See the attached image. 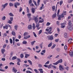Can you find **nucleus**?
Instances as JSON below:
<instances>
[{
    "label": "nucleus",
    "mask_w": 73,
    "mask_h": 73,
    "mask_svg": "<svg viewBox=\"0 0 73 73\" xmlns=\"http://www.w3.org/2000/svg\"><path fill=\"white\" fill-rule=\"evenodd\" d=\"M62 59H60V60H58L56 62L53 63V65H57V64H59V63H62Z\"/></svg>",
    "instance_id": "f257e3e1"
},
{
    "label": "nucleus",
    "mask_w": 73,
    "mask_h": 73,
    "mask_svg": "<svg viewBox=\"0 0 73 73\" xmlns=\"http://www.w3.org/2000/svg\"><path fill=\"white\" fill-rule=\"evenodd\" d=\"M7 5H8V3H6L5 4L2 5L1 6V7L2 8L1 9V11H3L4 10V9H5V7H6L7 6Z\"/></svg>",
    "instance_id": "f03ea898"
},
{
    "label": "nucleus",
    "mask_w": 73,
    "mask_h": 73,
    "mask_svg": "<svg viewBox=\"0 0 73 73\" xmlns=\"http://www.w3.org/2000/svg\"><path fill=\"white\" fill-rule=\"evenodd\" d=\"M8 27H10V28H12V27H11V26H10L9 25H6L5 26H3V29H5V28L6 29H7L8 28Z\"/></svg>",
    "instance_id": "7ed1b4c3"
},
{
    "label": "nucleus",
    "mask_w": 73,
    "mask_h": 73,
    "mask_svg": "<svg viewBox=\"0 0 73 73\" xmlns=\"http://www.w3.org/2000/svg\"><path fill=\"white\" fill-rule=\"evenodd\" d=\"M47 38L48 40H53V35L48 36H47Z\"/></svg>",
    "instance_id": "20e7f679"
},
{
    "label": "nucleus",
    "mask_w": 73,
    "mask_h": 73,
    "mask_svg": "<svg viewBox=\"0 0 73 73\" xmlns=\"http://www.w3.org/2000/svg\"><path fill=\"white\" fill-rule=\"evenodd\" d=\"M20 5V3L17 2H16L14 3V6L16 8H17V6H19Z\"/></svg>",
    "instance_id": "39448f33"
},
{
    "label": "nucleus",
    "mask_w": 73,
    "mask_h": 73,
    "mask_svg": "<svg viewBox=\"0 0 73 73\" xmlns=\"http://www.w3.org/2000/svg\"><path fill=\"white\" fill-rule=\"evenodd\" d=\"M59 69L60 70H61V71H63V70H64V68L62 65H60L59 66Z\"/></svg>",
    "instance_id": "423d86ee"
},
{
    "label": "nucleus",
    "mask_w": 73,
    "mask_h": 73,
    "mask_svg": "<svg viewBox=\"0 0 73 73\" xmlns=\"http://www.w3.org/2000/svg\"><path fill=\"white\" fill-rule=\"evenodd\" d=\"M67 28L69 31H72L73 30V27L70 26L68 25Z\"/></svg>",
    "instance_id": "0eeeda50"
},
{
    "label": "nucleus",
    "mask_w": 73,
    "mask_h": 73,
    "mask_svg": "<svg viewBox=\"0 0 73 73\" xmlns=\"http://www.w3.org/2000/svg\"><path fill=\"white\" fill-rule=\"evenodd\" d=\"M31 37V36L30 35H28V36L26 35L24 37V39H28V38H30Z\"/></svg>",
    "instance_id": "6e6552de"
},
{
    "label": "nucleus",
    "mask_w": 73,
    "mask_h": 73,
    "mask_svg": "<svg viewBox=\"0 0 73 73\" xmlns=\"http://www.w3.org/2000/svg\"><path fill=\"white\" fill-rule=\"evenodd\" d=\"M12 71L13 72H14L15 73H16V72L17 71V69H16L15 67H13Z\"/></svg>",
    "instance_id": "1a4fd4ad"
},
{
    "label": "nucleus",
    "mask_w": 73,
    "mask_h": 73,
    "mask_svg": "<svg viewBox=\"0 0 73 73\" xmlns=\"http://www.w3.org/2000/svg\"><path fill=\"white\" fill-rule=\"evenodd\" d=\"M35 9L34 8L32 7L31 8V12L33 14L35 13Z\"/></svg>",
    "instance_id": "9d476101"
},
{
    "label": "nucleus",
    "mask_w": 73,
    "mask_h": 73,
    "mask_svg": "<svg viewBox=\"0 0 73 73\" xmlns=\"http://www.w3.org/2000/svg\"><path fill=\"white\" fill-rule=\"evenodd\" d=\"M35 21L36 24H37V22L38 21V18L37 17H35Z\"/></svg>",
    "instance_id": "9b49d317"
},
{
    "label": "nucleus",
    "mask_w": 73,
    "mask_h": 73,
    "mask_svg": "<svg viewBox=\"0 0 73 73\" xmlns=\"http://www.w3.org/2000/svg\"><path fill=\"white\" fill-rule=\"evenodd\" d=\"M57 17V15L56 14V13H55L52 16V19H54L55 17Z\"/></svg>",
    "instance_id": "f8f14e48"
},
{
    "label": "nucleus",
    "mask_w": 73,
    "mask_h": 73,
    "mask_svg": "<svg viewBox=\"0 0 73 73\" xmlns=\"http://www.w3.org/2000/svg\"><path fill=\"white\" fill-rule=\"evenodd\" d=\"M65 23H61V28H65V25H65Z\"/></svg>",
    "instance_id": "ddd939ff"
},
{
    "label": "nucleus",
    "mask_w": 73,
    "mask_h": 73,
    "mask_svg": "<svg viewBox=\"0 0 73 73\" xmlns=\"http://www.w3.org/2000/svg\"><path fill=\"white\" fill-rule=\"evenodd\" d=\"M69 54L70 56H71V57H73V52L72 51H70L69 52Z\"/></svg>",
    "instance_id": "4468645a"
},
{
    "label": "nucleus",
    "mask_w": 73,
    "mask_h": 73,
    "mask_svg": "<svg viewBox=\"0 0 73 73\" xmlns=\"http://www.w3.org/2000/svg\"><path fill=\"white\" fill-rule=\"evenodd\" d=\"M30 56V54H25V58H27L28 57Z\"/></svg>",
    "instance_id": "2eb2a0df"
},
{
    "label": "nucleus",
    "mask_w": 73,
    "mask_h": 73,
    "mask_svg": "<svg viewBox=\"0 0 73 73\" xmlns=\"http://www.w3.org/2000/svg\"><path fill=\"white\" fill-rule=\"evenodd\" d=\"M43 69L42 68H39L38 69V70L40 71V73H44V71H43Z\"/></svg>",
    "instance_id": "dca6fc26"
},
{
    "label": "nucleus",
    "mask_w": 73,
    "mask_h": 73,
    "mask_svg": "<svg viewBox=\"0 0 73 73\" xmlns=\"http://www.w3.org/2000/svg\"><path fill=\"white\" fill-rule=\"evenodd\" d=\"M24 54L23 53H21L20 55V57L21 58H23L24 57Z\"/></svg>",
    "instance_id": "f3484780"
},
{
    "label": "nucleus",
    "mask_w": 73,
    "mask_h": 73,
    "mask_svg": "<svg viewBox=\"0 0 73 73\" xmlns=\"http://www.w3.org/2000/svg\"><path fill=\"white\" fill-rule=\"evenodd\" d=\"M9 15L10 16H11V17H13L14 16V15L12 13H10L9 14Z\"/></svg>",
    "instance_id": "a211bd4d"
},
{
    "label": "nucleus",
    "mask_w": 73,
    "mask_h": 73,
    "mask_svg": "<svg viewBox=\"0 0 73 73\" xmlns=\"http://www.w3.org/2000/svg\"><path fill=\"white\" fill-rule=\"evenodd\" d=\"M31 14L30 13H28L27 14V15L28 16V18L29 19L30 17H31Z\"/></svg>",
    "instance_id": "6ab92c4d"
},
{
    "label": "nucleus",
    "mask_w": 73,
    "mask_h": 73,
    "mask_svg": "<svg viewBox=\"0 0 73 73\" xmlns=\"http://www.w3.org/2000/svg\"><path fill=\"white\" fill-rule=\"evenodd\" d=\"M68 25H69L70 26L71 25H72V23H71V21H69L68 23Z\"/></svg>",
    "instance_id": "aec40b11"
},
{
    "label": "nucleus",
    "mask_w": 73,
    "mask_h": 73,
    "mask_svg": "<svg viewBox=\"0 0 73 73\" xmlns=\"http://www.w3.org/2000/svg\"><path fill=\"white\" fill-rule=\"evenodd\" d=\"M28 29L30 30V29H32V25H29L28 27Z\"/></svg>",
    "instance_id": "412c9836"
},
{
    "label": "nucleus",
    "mask_w": 73,
    "mask_h": 73,
    "mask_svg": "<svg viewBox=\"0 0 73 73\" xmlns=\"http://www.w3.org/2000/svg\"><path fill=\"white\" fill-rule=\"evenodd\" d=\"M14 27L15 30H16V31L17 30V27H18V26L17 25H15L14 26Z\"/></svg>",
    "instance_id": "4be33fe9"
},
{
    "label": "nucleus",
    "mask_w": 73,
    "mask_h": 73,
    "mask_svg": "<svg viewBox=\"0 0 73 73\" xmlns=\"http://www.w3.org/2000/svg\"><path fill=\"white\" fill-rule=\"evenodd\" d=\"M44 21V19H42L41 20H40L39 21V23H43Z\"/></svg>",
    "instance_id": "5701e85b"
},
{
    "label": "nucleus",
    "mask_w": 73,
    "mask_h": 73,
    "mask_svg": "<svg viewBox=\"0 0 73 73\" xmlns=\"http://www.w3.org/2000/svg\"><path fill=\"white\" fill-rule=\"evenodd\" d=\"M17 58V57L16 56H14L12 57V60H16Z\"/></svg>",
    "instance_id": "b1692460"
},
{
    "label": "nucleus",
    "mask_w": 73,
    "mask_h": 73,
    "mask_svg": "<svg viewBox=\"0 0 73 73\" xmlns=\"http://www.w3.org/2000/svg\"><path fill=\"white\" fill-rule=\"evenodd\" d=\"M35 42H36V41L35 40L31 42V43L32 45H33L34 44Z\"/></svg>",
    "instance_id": "393cba45"
},
{
    "label": "nucleus",
    "mask_w": 73,
    "mask_h": 73,
    "mask_svg": "<svg viewBox=\"0 0 73 73\" xmlns=\"http://www.w3.org/2000/svg\"><path fill=\"white\" fill-rule=\"evenodd\" d=\"M52 45V42H51L48 46V47H50Z\"/></svg>",
    "instance_id": "a878e982"
},
{
    "label": "nucleus",
    "mask_w": 73,
    "mask_h": 73,
    "mask_svg": "<svg viewBox=\"0 0 73 73\" xmlns=\"http://www.w3.org/2000/svg\"><path fill=\"white\" fill-rule=\"evenodd\" d=\"M44 4H42V6L40 8V10H42V8H43V7H44Z\"/></svg>",
    "instance_id": "bb28decb"
},
{
    "label": "nucleus",
    "mask_w": 73,
    "mask_h": 73,
    "mask_svg": "<svg viewBox=\"0 0 73 73\" xmlns=\"http://www.w3.org/2000/svg\"><path fill=\"white\" fill-rule=\"evenodd\" d=\"M50 25V23H49V22H47L46 24V25L48 27H49Z\"/></svg>",
    "instance_id": "cd10ccee"
},
{
    "label": "nucleus",
    "mask_w": 73,
    "mask_h": 73,
    "mask_svg": "<svg viewBox=\"0 0 73 73\" xmlns=\"http://www.w3.org/2000/svg\"><path fill=\"white\" fill-rule=\"evenodd\" d=\"M33 29H35L36 27H35V23H33Z\"/></svg>",
    "instance_id": "c85d7f7f"
},
{
    "label": "nucleus",
    "mask_w": 73,
    "mask_h": 73,
    "mask_svg": "<svg viewBox=\"0 0 73 73\" xmlns=\"http://www.w3.org/2000/svg\"><path fill=\"white\" fill-rule=\"evenodd\" d=\"M1 52L2 54H4V52H5V49H2L1 50Z\"/></svg>",
    "instance_id": "c756f323"
},
{
    "label": "nucleus",
    "mask_w": 73,
    "mask_h": 73,
    "mask_svg": "<svg viewBox=\"0 0 73 73\" xmlns=\"http://www.w3.org/2000/svg\"><path fill=\"white\" fill-rule=\"evenodd\" d=\"M64 37L65 38H66L67 37V33H64Z\"/></svg>",
    "instance_id": "7c9ffc66"
},
{
    "label": "nucleus",
    "mask_w": 73,
    "mask_h": 73,
    "mask_svg": "<svg viewBox=\"0 0 73 73\" xmlns=\"http://www.w3.org/2000/svg\"><path fill=\"white\" fill-rule=\"evenodd\" d=\"M28 62H29L30 64V65H32V62L31 61V60H28Z\"/></svg>",
    "instance_id": "2f4dec72"
},
{
    "label": "nucleus",
    "mask_w": 73,
    "mask_h": 73,
    "mask_svg": "<svg viewBox=\"0 0 73 73\" xmlns=\"http://www.w3.org/2000/svg\"><path fill=\"white\" fill-rule=\"evenodd\" d=\"M7 23H9V24H11L12 23V21L11 20H8V21H7Z\"/></svg>",
    "instance_id": "473e14b6"
},
{
    "label": "nucleus",
    "mask_w": 73,
    "mask_h": 73,
    "mask_svg": "<svg viewBox=\"0 0 73 73\" xmlns=\"http://www.w3.org/2000/svg\"><path fill=\"white\" fill-rule=\"evenodd\" d=\"M9 5L10 7H12V6H13V4L10 2L9 3Z\"/></svg>",
    "instance_id": "72a5a7b5"
},
{
    "label": "nucleus",
    "mask_w": 73,
    "mask_h": 73,
    "mask_svg": "<svg viewBox=\"0 0 73 73\" xmlns=\"http://www.w3.org/2000/svg\"><path fill=\"white\" fill-rule=\"evenodd\" d=\"M28 35V33L25 32L24 33L23 35L24 36H25Z\"/></svg>",
    "instance_id": "f704fd0d"
},
{
    "label": "nucleus",
    "mask_w": 73,
    "mask_h": 73,
    "mask_svg": "<svg viewBox=\"0 0 73 73\" xmlns=\"http://www.w3.org/2000/svg\"><path fill=\"white\" fill-rule=\"evenodd\" d=\"M47 28L48 29L49 31H52V28L51 27H48Z\"/></svg>",
    "instance_id": "c9c22d12"
},
{
    "label": "nucleus",
    "mask_w": 73,
    "mask_h": 73,
    "mask_svg": "<svg viewBox=\"0 0 73 73\" xmlns=\"http://www.w3.org/2000/svg\"><path fill=\"white\" fill-rule=\"evenodd\" d=\"M64 15H66V11H64L62 13Z\"/></svg>",
    "instance_id": "e433bc0d"
},
{
    "label": "nucleus",
    "mask_w": 73,
    "mask_h": 73,
    "mask_svg": "<svg viewBox=\"0 0 73 73\" xmlns=\"http://www.w3.org/2000/svg\"><path fill=\"white\" fill-rule=\"evenodd\" d=\"M11 33L12 35H13V36H15V32L13 31Z\"/></svg>",
    "instance_id": "4c0bfd02"
},
{
    "label": "nucleus",
    "mask_w": 73,
    "mask_h": 73,
    "mask_svg": "<svg viewBox=\"0 0 73 73\" xmlns=\"http://www.w3.org/2000/svg\"><path fill=\"white\" fill-rule=\"evenodd\" d=\"M42 30H40L39 31L38 33V35H40L41 33H42Z\"/></svg>",
    "instance_id": "58836bf2"
},
{
    "label": "nucleus",
    "mask_w": 73,
    "mask_h": 73,
    "mask_svg": "<svg viewBox=\"0 0 73 73\" xmlns=\"http://www.w3.org/2000/svg\"><path fill=\"white\" fill-rule=\"evenodd\" d=\"M33 1L35 4V5H36V6H37V3H36V1H35V0H33Z\"/></svg>",
    "instance_id": "ea45409f"
},
{
    "label": "nucleus",
    "mask_w": 73,
    "mask_h": 73,
    "mask_svg": "<svg viewBox=\"0 0 73 73\" xmlns=\"http://www.w3.org/2000/svg\"><path fill=\"white\" fill-rule=\"evenodd\" d=\"M15 37H13V45H14V44H15Z\"/></svg>",
    "instance_id": "a19ab883"
},
{
    "label": "nucleus",
    "mask_w": 73,
    "mask_h": 73,
    "mask_svg": "<svg viewBox=\"0 0 73 73\" xmlns=\"http://www.w3.org/2000/svg\"><path fill=\"white\" fill-rule=\"evenodd\" d=\"M61 18H63L64 17V15L63 14H62L61 15H60Z\"/></svg>",
    "instance_id": "79ce46f5"
},
{
    "label": "nucleus",
    "mask_w": 73,
    "mask_h": 73,
    "mask_svg": "<svg viewBox=\"0 0 73 73\" xmlns=\"http://www.w3.org/2000/svg\"><path fill=\"white\" fill-rule=\"evenodd\" d=\"M27 11L28 13L29 12V8L28 7H27Z\"/></svg>",
    "instance_id": "37998d69"
},
{
    "label": "nucleus",
    "mask_w": 73,
    "mask_h": 73,
    "mask_svg": "<svg viewBox=\"0 0 73 73\" xmlns=\"http://www.w3.org/2000/svg\"><path fill=\"white\" fill-rule=\"evenodd\" d=\"M22 43L23 44H26L27 43V42L26 41H24Z\"/></svg>",
    "instance_id": "c03bdc74"
},
{
    "label": "nucleus",
    "mask_w": 73,
    "mask_h": 73,
    "mask_svg": "<svg viewBox=\"0 0 73 73\" xmlns=\"http://www.w3.org/2000/svg\"><path fill=\"white\" fill-rule=\"evenodd\" d=\"M23 11V9H22V7H21L19 9V12H21Z\"/></svg>",
    "instance_id": "a18cd8bd"
},
{
    "label": "nucleus",
    "mask_w": 73,
    "mask_h": 73,
    "mask_svg": "<svg viewBox=\"0 0 73 73\" xmlns=\"http://www.w3.org/2000/svg\"><path fill=\"white\" fill-rule=\"evenodd\" d=\"M26 72L27 73H32V72L29 70H27L26 71Z\"/></svg>",
    "instance_id": "49530a36"
},
{
    "label": "nucleus",
    "mask_w": 73,
    "mask_h": 73,
    "mask_svg": "<svg viewBox=\"0 0 73 73\" xmlns=\"http://www.w3.org/2000/svg\"><path fill=\"white\" fill-rule=\"evenodd\" d=\"M55 8H56V7L55 6H53L52 7V10L53 11H54V10H55Z\"/></svg>",
    "instance_id": "de8ad7c7"
},
{
    "label": "nucleus",
    "mask_w": 73,
    "mask_h": 73,
    "mask_svg": "<svg viewBox=\"0 0 73 73\" xmlns=\"http://www.w3.org/2000/svg\"><path fill=\"white\" fill-rule=\"evenodd\" d=\"M63 3V1H60V5L61 6L62 4V3Z\"/></svg>",
    "instance_id": "09e8293b"
},
{
    "label": "nucleus",
    "mask_w": 73,
    "mask_h": 73,
    "mask_svg": "<svg viewBox=\"0 0 73 73\" xmlns=\"http://www.w3.org/2000/svg\"><path fill=\"white\" fill-rule=\"evenodd\" d=\"M60 9H58V13H57V16L58 17L59 13H60Z\"/></svg>",
    "instance_id": "8fccbe9b"
},
{
    "label": "nucleus",
    "mask_w": 73,
    "mask_h": 73,
    "mask_svg": "<svg viewBox=\"0 0 73 73\" xmlns=\"http://www.w3.org/2000/svg\"><path fill=\"white\" fill-rule=\"evenodd\" d=\"M34 71L35 72V73H39V72H38V71H37V70H36V69L34 70Z\"/></svg>",
    "instance_id": "3c124183"
},
{
    "label": "nucleus",
    "mask_w": 73,
    "mask_h": 73,
    "mask_svg": "<svg viewBox=\"0 0 73 73\" xmlns=\"http://www.w3.org/2000/svg\"><path fill=\"white\" fill-rule=\"evenodd\" d=\"M5 16H3L2 18V20H5Z\"/></svg>",
    "instance_id": "603ef678"
},
{
    "label": "nucleus",
    "mask_w": 73,
    "mask_h": 73,
    "mask_svg": "<svg viewBox=\"0 0 73 73\" xmlns=\"http://www.w3.org/2000/svg\"><path fill=\"white\" fill-rule=\"evenodd\" d=\"M41 0H38V2H37V5H40V1Z\"/></svg>",
    "instance_id": "864d4df0"
},
{
    "label": "nucleus",
    "mask_w": 73,
    "mask_h": 73,
    "mask_svg": "<svg viewBox=\"0 0 73 73\" xmlns=\"http://www.w3.org/2000/svg\"><path fill=\"white\" fill-rule=\"evenodd\" d=\"M33 34H34V36L35 37H37V35H36V33H35L34 32H33Z\"/></svg>",
    "instance_id": "5fc2aeb1"
},
{
    "label": "nucleus",
    "mask_w": 73,
    "mask_h": 73,
    "mask_svg": "<svg viewBox=\"0 0 73 73\" xmlns=\"http://www.w3.org/2000/svg\"><path fill=\"white\" fill-rule=\"evenodd\" d=\"M10 42L11 44H12V39L11 38L10 39Z\"/></svg>",
    "instance_id": "6e6d98bb"
},
{
    "label": "nucleus",
    "mask_w": 73,
    "mask_h": 73,
    "mask_svg": "<svg viewBox=\"0 0 73 73\" xmlns=\"http://www.w3.org/2000/svg\"><path fill=\"white\" fill-rule=\"evenodd\" d=\"M7 34L5 33L3 34V37H7Z\"/></svg>",
    "instance_id": "4d7b16f0"
},
{
    "label": "nucleus",
    "mask_w": 73,
    "mask_h": 73,
    "mask_svg": "<svg viewBox=\"0 0 73 73\" xmlns=\"http://www.w3.org/2000/svg\"><path fill=\"white\" fill-rule=\"evenodd\" d=\"M13 52H11V53H10V57H12V56H13Z\"/></svg>",
    "instance_id": "13d9d810"
},
{
    "label": "nucleus",
    "mask_w": 73,
    "mask_h": 73,
    "mask_svg": "<svg viewBox=\"0 0 73 73\" xmlns=\"http://www.w3.org/2000/svg\"><path fill=\"white\" fill-rule=\"evenodd\" d=\"M65 69L66 70H68L69 69V68L68 67H66L65 68Z\"/></svg>",
    "instance_id": "bf43d9fd"
},
{
    "label": "nucleus",
    "mask_w": 73,
    "mask_h": 73,
    "mask_svg": "<svg viewBox=\"0 0 73 73\" xmlns=\"http://www.w3.org/2000/svg\"><path fill=\"white\" fill-rule=\"evenodd\" d=\"M49 62H50V61L49 60H48L45 63V64L46 65V64H49Z\"/></svg>",
    "instance_id": "052dcab7"
},
{
    "label": "nucleus",
    "mask_w": 73,
    "mask_h": 73,
    "mask_svg": "<svg viewBox=\"0 0 73 73\" xmlns=\"http://www.w3.org/2000/svg\"><path fill=\"white\" fill-rule=\"evenodd\" d=\"M10 20L11 21H13V17H10Z\"/></svg>",
    "instance_id": "680f3d73"
},
{
    "label": "nucleus",
    "mask_w": 73,
    "mask_h": 73,
    "mask_svg": "<svg viewBox=\"0 0 73 73\" xmlns=\"http://www.w3.org/2000/svg\"><path fill=\"white\" fill-rule=\"evenodd\" d=\"M48 31V33L49 34H52V32L51 31Z\"/></svg>",
    "instance_id": "e2e57ef3"
},
{
    "label": "nucleus",
    "mask_w": 73,
    "mask_h": 73,
    "mask_svg": "<svg viewBox=\"0 0 73 73\" xmlns=\"http://www.w3.org/2000/svg\"><path fill=\"white\" fill-rule=\"evenodd\" d=\"M55 46H56V44H54L52 47L51 49H53V48H54V47H55Z\"/></svg>",
    "instance_id": "0e129e2a"
},
{
    "label": "nucleus",
    "mask_w": 73,
    "mask_h": 73,
    "mask_svg": "<svg viewBox=\"0 0 73 73\" xmlns=\"http://www.w3.org/2000/svg\"><path fill=\"white\" fill-rule=\"evenodd\" d=\"M32 3V0H30L29 1V4L30 5H31V4Z\"/></svg>",
    "instance_id": "69168bd1"
},
{
    "label": "nucleus",
    "mask_w": 73,
    "mask_h": 73,
    "mask_svg": "<svg viewBox=\"0 0 73 73\" xmlns=\"http://www.w3.org/2000/svg\"><path fill=\"white\" fill-rule=\"evenodd\" d=\"M1 60L2 61H5V58H2L1 59Z\"/></svg>",
    "instance_id": "338daca9"
},
{
    "label": "nucleus",
    "mask_w": 73,
    "mask_h": 73,
    "mask_svg": "<svg viewBox=\"0 0 73 73\" xmlns=\"http://www.w3.org/2000/svg\"><path fill=\"white\" fill-rule=\"evenodd\" d=\"M73 1V0H68V3H72V1Z\"/></svg>",
    "instance_id": "774afa93"
}]
</instances>
